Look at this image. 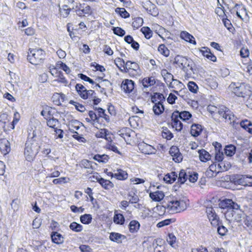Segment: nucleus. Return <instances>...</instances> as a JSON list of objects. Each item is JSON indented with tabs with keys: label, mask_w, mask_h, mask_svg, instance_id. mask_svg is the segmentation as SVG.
Returning a JSON list of instances; mask_svg holds the SVG:
<instances>
[{
	"label": "nucleus",
	"mask_w": 252,
	"mask_h": 252,
	"mask_svg": "<svg viewBox=\"0 0 252 252\" xmlns=\"http://www.w3.org/2000/svg\"><path fill=\"white\" fill-rule=\"evenodd\" d=\"M39 146L33 139V136L28 139L25 144L24 155L27 160L31 161L33 160L35 156L38 153Z\"/></svg>",
	"instance_id": "obj_1"
},
{
	"label": "nucleus",
	"mask_w": 252,
	"mask_h": 252,
	"mask_svg": "<svg viewBox=\"0 0 252 252\" xmlns=\"http://www.w3.org/2000/svg\"><path fill=\"white\" fill-rule=\"evenodd\" d=\"M174 63L177 64L182 69L191 74H194L196 71L194 68V63L190 59L182 56L177 55L174 59Z\"/></svg>",
	"instance_id": "obj_2"
},
{
	"label": "nucleus",
	"mask_w": 252,
	"mask_h": 252,
	"mask_svg": "<svg viewBox=\"0 0 252 252\" xmlns=\"http://www.w3.org/2000/svg\"><path fill=\"white\" fill-rule=\"evenodd\" d=\"M45 56V52L41 48L29 49L27 59L31 63L36 65L43 63Z\"/></svg>",
	"instance_id": "obj_3"
},
{
	"label": "nucleus",
	"mask_w": 252,
	"mask_h": 252,
	"mask_svg": "<svg viewBox=\"0 0 252 252\" xmlns=\"http://www.w3.org/2000/svg\"><path fill=\"white\" fill-rule=\"evenodd\" d=\"M229 88L236 96L245 97L251 94V87L245 83H231Z\"/></svg>",
	"instance_id": "obj_4"
},
{
	"label": "nucleus",
	"mask_w": 252,
	"mask_h": 252,
	"mask_svg": "<svg viewBox=\"0 0 252 252\" xmlns=\"http://www.w3.org/2000/svg\"><path fill=\"white\" fill-rule=\"evenodd\" d=\"M185 204L184 201L175 197L169 201L165 207L171 213H179L185 209Z\"/></svg>",
	"instance_id": "obj_5"
},
{
	"label": "nucleus",
	"mask_w": 252,
	"mask_h": 252,
	"mask_svg": "<svg viewBox=\"0 0 252 252\" xmlns=\"http://www.w3.org/2000/svg\"><path fill=\"white\" fill-rule=\"evenodd\" d=\"M218 113L225 119L229 124H231L235 121V116L233 113L227 107L222 106L219 108Z\"/></svg>",
	"instance_id": "obj_6"
},
{
	"label": "nucleus",
	"mask_w": 252,
	"mask_h": 252,
	"mask_svg": "<svg viewBox=\"0 0 252 252\" xmlns=\"http://www.w3.org/2000/svg\"><path fill=\"white\" fill-rule=\"evenodd\" d=\"M219 206L221 209H227L232 210H238L240 208L239 205L230 199H224L220 201Z\"/></svg>",
	"instance_id": "obj_7"
},
{
	"label": "nucleus",
	"mask_w": 252,
	"mask_h": 252,
	"mask_svg": "<svg viewBox=\"0 0 252 252\" xmlns=\"http://www.w3.org/2000/svg\"><path fill=\"white\" fill-rule=\"evenodd\" d=\"M143 7L153 16H156L158 14V9L156 6L149 0H144L141 2Z\"/></svg>",
	"instance_id": "obj_8"
},
{
	"label": "nucleus",
	"mask_w": 252,
	"mask_h": 252,
	"mask_svg": "<svg viewBox=\"0 0 252 252\" xmlns=\"http://www.w3.org/2000/svg\"><path fill=\"white\" fill-rule=\"evenodd\" d=\"M135 83L133 81L125 79L121 84V88L126 93H130L134 90Z\"/></svg>",
	"instance_id": "obj_9"
},
{
	"label": "nucleus",
	"mask_w": 252,
	"mask_h": 252,
	"mask_svg": "<svg viewBox=\"0 0 252 252\" xmlns=\"http://www.w3.org/2000/svg\"><path fill=\"white\" fill-rule=\"evenodd\" d=\"M191 117V114L188 111H184L179 112V111H175L172 114V118L174 119L180 118L183 121L189 120Z\"/></svg>",
	"instance_id": "obj_10"
},
{
	"label": "nucleus",
	"mask_w": 252,
	"mask_h": 252,
	"mask_svg": "<svg viewBox=\"0 0 252 252\" xmlns=\"http://www.w3.org/2000/svg\"><path fill=\"white\" fill-rule=\"evenodd\" d=\"M206 212L210 221H214L215 224L218 223L219 218L212 207H206ZM211 223L212 224L213 222H211Z\"/></svg>",
	"instance_id": "obj_11"
},
{
	"label": "nucleus",
	"mask_w": 252,
	"mask_h": 252,
	"mask_svg": "<svg viewBox=\"0 0 252 252\" xmlns=\"http://www.w3.org/2000/svg\"><path fill=\"white\" fill-rule=\"evenodd\" d=\"M0 150L3 155H6L10 152V143L7 140L3 139L0 141Z\"/></svg>",
	"instance_id": "obj_12"
},
{
	"label": "nucleus",
	"mask_w": 252,
	"mask_h": 252,
	"mask_svg": "<svg viewBox=\"0 0 252 252\" xmlns=\"http://www.w3.org/2000/svg\"><path fill=\"white\" fill-rule=\"evenodd\" d=\"M75 90L82 98L84 99H87V94H86L87 90L83 85L77 84L75 85Z\"/></svg>",
	"instance_id": "obj_13"
},
{
	"label": "nucleus",
	"mask_w": 252,
	"mask_h": 252,
	"mask_svg": "<svg viewBox=\"0 0 252 252\" xmlns=\"http://www.w3.org/2000/svg\"><path fill=\"white\" fill-rule=\"evenodd\" d=\"M252 179V176L249 175H245L244 177H242L239 175H235L232 176L230 180L231 182L235 185H243L244 183V179L245 178Z\"/></svg>",
	"instance_id": "obj_14"
},
{
	"label": "nucleus",
	"mask_w": 252,
	"mask_h": 252,
	"mask_svg": "<svg viewBox=\"0 0 252 252\" xmlns=\"http://www.w3.org/2000/svg\"><path fill=\"white\" fill-rule=\"evenodd\" d=\"M200 52L204 57L211 61L214 62L217 61L216 57L211 52L210 49L209 48L203 47H202V49L200 50Z\"/></svg>",
	"instance_id": "obj_15"
},
{
	"label": "nucleus",
	"mask_w": 252,
	"mask_h": 252,
	"mask_svg": "<svg viewBox=\"0 0 252 252\" xmlns=\"http://www.w3.org/2000/svg\"><path fill=\"white\" fill-rule=\"evenodd\" d=\"M141 83L145 89L154 86L156 83V81L154 76L147 77L143 78Z\"/></svg>",
	"instance_id": "obj_16"
},
{
	"label": "nucleus",
	"mask_w": 252,
	"mask_h": 252,
	"mask_svg": "<svg viewBox=\"0 0 252 252\" xmlns=\"http://www.w3.org/2000/svg\"><path fill=\"white\" fill-rule=\"evenodd\" d=\"M180 37L190 43L195 45L196 44L194 37L186 31H182L180 33Z\"/></svg>",
	"instance_id": "obj_17"
},
{
	"label": "nucleus",
	"mask_w": 252,
	"mask_h": 252,
	"mask_svg": "<svg viewBox=\"0 0 252 252\" xmlns=\"http://www.w3.org/2000/svg\"><path fill=\"white\" fill-rule=\"evenodd\" d=\"M51 237L52 242L57 244H62L64 241L63 236L57 232H52L51 234Z\"/></svg>",
	"instance_id": "obj_18"
},
{
	"label": "nucleus",
	"mask_w": 252,
	"mask_h": 252,
	"mask_svg": "<svg viewBox=\"0 0 252 252\" xmlns=\"http://www.w3.org/2000/svg\"><path fill=\"white\" fill-rule=\"evenodd\" d=\"M129 69H132L136 71L139 69V66L136 63L128 61L126 63V66L124 67V72H128Z\"/></svg>",
	"instance_id": "obj_19"
},
{
	"label": "nucleus",
	"mask_w": 252,
	"mask_h": 252,
	"mask_svg": "<svg viewBox=\"0 0 252 252\" xmlns=\"http://www.w3.org/2000/svg\"><path fill=\"white\" fill-rule=\"evenodd\" d=\"M202 130V126L199 124H194L192 125L190 129V133L194 137H197L200 135Z\"/></svg>",
	"instance_id": "obj_20"
},
{
	"label": "nucleus",
	"mask_w": 252,
	"mask_h": 252,
	"mask_svg": "<svg viewBox=\"0 0 252 252\" xmlns=\"http://www.w3.org/2000/svg\"><path fill=\"white\" fill-rule=\"evenodd\" d=\"M150 197L155 201H160L164 198V194L162 191L157 190L151 192L150 193Z\"/></svg>",
	"instance_id": "obj_21"
},
{
	"label": "nucleus",
	"mask_w": 252,
	"mask_h": 252,
	"mask_svg": "<svg viewBox=\"0 0 252 252\" xmlns=\"http://www.w3.org/2000/svg\"><path fill=\"white\" fill-rule=\"evenodd\" d=\"M178 177V174L175 172L167 173L163 178L164 181L168 184H171L175 181Z\"/></svg>",
	"instance_id": "obj_22"
},
{
	"label": "nucleus",
	"mask_w": 252,
	"mask_h": 252,
	"mask_svg": "<svg viewBox=\"0 0 252 252\" xmlns=\"http://www.w3.org/2000/svg\"><path fill=\"white\" fill-rule=\"evenodd\" d=\"M138 147L141 152L145 154H149L153 149V147L151 145L147 144L144 142L138 144Z\"/></svg>",
	"instance_id": "obj_23"
},
{
	"label": "nucleus",
	"mask_w": 252,
	"mask_h": 252,
	"mask_svg": "<svg viewBox=\"0 0 252 252\" xmlns=\"http://www.w3.org/2000/svg\"><path fill=\"white\" fill-rule=\"evenodd\" d=\"M109 238L112 241L120 243H122V239H125L126 237L118 233L112 232L110 234Z\"/></svg>",
	"instance_id": "obj_24"
},
{
	"label": "nucleus",
	"mask_w": 252,
	"mask_h": 252,
	"mask_svg": "<svg viewBox=\"0 0 252 252\" xmlns=\"http://www.w3.org/2000/svg\"><path fill=\"white\" fill-rule=\"evenodd\" d=\"M241 126L248 131L249 133L252 134V123L248 120H244L240 123Z\"/></svg>",
	"instance_id": "obj_25"
},
{
	"label": "nucleus",
	"mask_w": 252,
	"mask_h": 252,
	"mask_svg": "<svg viewBox=\"0 0 252 252\" xmlns=\"http://www.w3.org/2000/svg\"><path fill=\"white\" fill-rule=\"evenodd\" d=\"M199 158L201 161L206 162L211 158L210 154L204 149L199 150L198 151Z\"/></svg>",
	"instance_id": "obj_26"
},
{
	"label": "nucleus",
	"mask_w": 252,
	"mask_h": 252,
	"mask_svg": "<svg viewBox=\"0 0 252 252\" xmlns=\"http://www.w3.org/2000/svg\"><path fill=\"white\" fill-rule=\"evenodd\" d=\"M153 110L155 115L159 116L163 112L164 107L162 103L157 102L153 106Z\"/></svg>",
	"instance_id": "obj_27"
},
{
	"label": "nucleus",
	"mask_w": 252,
	"mask_h": 252,
	"mask_svg": "<svg viewBox=\"0 0 252 252\" xmlns=\"http://www.w3.org/2000/svg\"><path fill=\"white\" fill-rule=\"evenodd\" d=\"M188 176L189 174H187L185 170L183 169L181 170L179 174L177 183L180 185L184 184L188 179Z\"/></svg>",
	"instance_id": "obj_28"
},
{
	"label": "nucleus",
	"mask_w": 252,
	"mask_h": 252,
	"mask_svg": "<svg viewBox=\"0 0 252 252\" xmlns=\"http://www.w3.org/2000/svg\"><path fill=\"white\" fill-rule=\"evenodd\" d=\"M128 226L131 233H135L139 229L140 224L138 221L132 220L130 222Z\"/></svg>",
	"instance_id": "obj_29"
},
{
	"label": "nucleus",
	"mask_w": 252,
	"mask_h": 252,
	"mask_svg": "<svg viewBox=\"0 0 252 252\" xmlns=\"http://www.w3.org/2000/svg\"><path fill=\"white\" fill-rule=\"evenodd\" d=\"M53 71L55 72L56 77L58 79L55 80L56 81L63 83L66 85L67 83V81L63 76V73L61 71H58L57 69H54Z\"/></svg>",
	"instance_id": "obj_30"
},
{
	"label": "nucleus",
	"mask_w": 252,
	"mask_h": 252,
	"mask_svg": "<svg viewBox=\"0 0 252 252\" xmlns=\"http://www.w3.org/2000/svg\"><path fill=\"white\" fill-rule=\"evenodd\" d=\"M232 217L237 221H240L242 220V218L244 217V213L240 209L238 210H232Z\"/></svg>",
	"instance_id": "obj_31"
},
{
	"label": "nucleus",
	"mask_w": 252,
	"mask_h": 252,
	"mask_svg": "<svg viewBox=\"0 0 252 252\" xmlns=\"http://www.w3.org/2000/svg\"><path fill=\"white\" fill-rule=\"evenodd\" d=\"M99 183L105 189H110L114 187V184L109 180L100 179Z\"/></svg>",
	"instance_id": "obj_32"
},
{
	"label": "nucleus",
	"mask_w": 252,
	"mask_h": 252,
	"mask_svg": "<svg viewBox=\"0 0 252 252\" xmlns=\"http://www.w3.org/2000/svg\"><path fill=\"white\" fill-rule=\"evenodd\" d=\"M125 221V219L123 215L116 213V211H115L114 216V222L116 224L123 225L124 224Z\"/></svg>",
	"instance_id": "obj_33"
},
{
	"label": "nucleus",
	"mask_w": 252,
	"mask_h": 252,
	"mask_svg": "<svg viewBox=\"0 0 252 252\" xmlns=\"http://www.w3.org/2000/svg\"><path fill=\"white\" fill-rule=\"evenodd\" d=\"M172 127L174 128L177 131H180L183 128V124L181 121L177 118V119H173L171 117Z\"/></svg>",
	"instance_id": "obj_34"
},
{
	"label": "nucleus",
	"mask_w": 252,
	"mask_h": 252,
	"mask_svg": "<svg viewBox=\"0 0 252 252\" xmlns=\"http://www.w3.org/2000/svg\"><path fill=\"white\" fill-rule=\"evenodd\" d=\"M114 178L120 180H125L127 178V174L126 171L119 169L117 173H114Z\"/></svg>",
	"instance_id": "obj_35"
},
{
	"label": "nucleus",
	"mask_w": 252,
	"mask_h": 252,
	"mask_svg": "<svg viewBox=\"0 0 252 252\" xmlns=\"http://www.w3.org/2000/svg\"><path fill=\"white\" fill-rule=\"evenodd\" d=\"M115 63L121 72H124V67L126 66V63L123 59L120 58H116L115 60Z\"/></svg>",
	"instance_id": "obj_36"
},
{
	"label": "nucleus",
	"mask_w": 252,
	"mask_h": 252,
	"mask_svg": "<svg viewBox=\"0 0 252 252\" xmlns=\"http://www.w3.org/2000/svg\"><path fill=\"white\" fill-rule=\"evenodd\" d=\"M93 158L99 162L106 163L108 161L109 158L107 155L96 154L94 157Z\"/></svg>",
	"instance_id": "obj_37"
},
{
	"label": "nucleus",
	"mask_w": 252,
	"mask_h": 252,
	"mask_svg": "<svg viewBox=\"0 0 252 252\" xmlns=\"http://www.w3.org/2000/svg\"><path fill=\"white\" fill-rule=\"evenodd\" d=\"M161 136L163 138L169 140L173 137V134L167 127H163Z\"/></svg>",
	"instance_id": "obj_38"
},
{
	"label": "nucleus",
	"mask_w": 252,
	"mask_h": 252,
	"mask_svg": "<svg viewBox=\"0 0 252 252\" xmlns=\"http://www.w3.org/2000/svg\"><path fill=\"white\" fill-rule=\"evenodd\" d=\"M226 156L232 157L236 152V147L233 145H229L225 147L224 149Z\"/></svg>",
	"instance_id": "obj_39"
},
{
	"label": "nucleus",
	"mask_w": 252,
	"mask_h": 252,
	"mask_svg": "<svg viewBox=\"0 0 252 252\" xmlns=\"http://www.w3.org/2000/svg\"><path fill=\"white\" fill-rule=\"evenodd\" d=\"M115 11L116 13L118 14L122 18H126L130 16L129 14L124 8L117 7L115 9Z\"/></svg>",
	"instance_id": "obj_40"
},
{
	"label": "nucleus",
	"mask_w": 252,
	"mask_h": 252,
	"mask_svg": "<svg viewBox=\"0 0 252 252\" xmlns=\"http://www.w3.org/2000/svg\"><path fill=\"white\" fill-rule=\"evenodd\" d=\"M231 167V165L228 162H225L224 161H221L218 164V168L219 169V172H222L224 171H227Z\"/></svg>",
	"instance_id": "obj_41"
},
{
	"label": "nucleus",
	"mask_w": 252,
	"mask_h": 252,
	"mask_svg": "<svg viewBox=\"0 0 252 252\" xmlns=\"http://www.w3.org/2000/svg\"><path fill=\"white\" fill-rule=\"evenodd\" d=\"M133 22L132 23V26L133 28L138 29L142 26L143 24V19L140 17H135L133 19Z\"/></svg>",
	"instance_id": "obj_42"
},
{
	"label": "nucleus",
	"mask_w": 252,
	"mask_h": 252,
	"mask_svg": "<svg viewBox=\"0 0 252 252\" xmlns=\"http://www.w3.org/2000/svg\"><path fill=\"white\" fill-rule=\"evenodd\" d=\"M69 228L72 231L76 232H81L83 229V226L81 224L77 223L76 222H73L69 225Z\"/></svg>",
	"instance_id": "obj_43"
},
{
	"label": "nucleus",
	"mask_w": 252,
	"mask_h": 252,
	"mask_svg": "<svg viewBox=\"0 0 252 252\" xmlns=\"http://www.w3.org/2000/svg\"><path fill=\"white\" fill-rule=\"evenodd\" d=\"M175 221L176 219L174 218L166 219L158 222L157 224V226L158 228H160L174 222Z\"/></svg>",
	"instance_id": "obj_44"
},
{
	"label": "nucleus",
	"mask_w": 252,
	"mask_h": 252,
	"mask_svg": "<svg viewBox=\"0 0 252 252\" xmlns=\"http://www.w3.org/2000/svg\"><path fill=\"white\" fill-rule=\"evenodd\" d=\"M80 221L84 224H88L90 223L92 220V215L90 214H85L82 215L80 218Z\"/></svg>",
	"instance_id": "obj_45"
},
{
	"label": "nucleus",
	"mask_w": 252,
	"mask_h": 252,
	"mask_svg": "<svg viewBox=\"0 0 252 252\" xmlns=\"http://www.w3.org/2000/svg\"><path fill=\"white\" fill-rule=\"evenodd\" d=\"M140 31L144 34L146 38L150 39L152 36V31L148 27H143Z\"/></svg>",
	"instance_id": "obj_46"
},
{
	"label": "nucleus",
	"mask_w": 252,
	"mask_h": 252,
	"mask_svg": "<svg viewBox=\"0 0 252 252\" xmlns=\"http://www.w3.org/2000/svg\"><path fill=\"white\" fill-rule=\"evenodd\" d=\"M158 51L161 54L164 55L165 57H168L169 55V50L163 44H161L159 45L158 47Z\"/></svg>",
	"instance_id": "obj_47"
},
{
	"label": "nucleus",
	"mask_w": 252,
	"mask_h": 252,
	"mask_svg": "<svg viewBox=\"0 0 252 252\" xmlns=\"http://www.w3.org/2000/svg\"><path fill=\"white\" fill-rule=\"evenodd\" d=\"M128 199L129 202L131 204L136 203L139 200V197L134 192H131L128 194Z\"/></svg>",
	"instance_id": "obj_48"
},
{
	"label": "nucleus",
	"mask_w": 252,
	"mask_h": 252,
	"mask_svg": "<svg viewBox=\"0 0 252 252\" xmlns=\"http://www.w3.org/2000/svg\"><path fill=\"white\" fill-rule=\"evenodd\" d=\"M46 120H47V126L54 129L55 128V126L57 124L59 123L58 120L54 117L50 118V119L46 118Z\"/></svg>",
	"instance_id": "obj_49"
},
{
	"label": "nucleus",
	"mask_w": 252,
	"mask_h": 252,
	"mask_svg": "<svg viewBox=\"0 0 252 252\" xmlns=\"http://www.w3.org/2000/svg\"><path fill=\"white\" fill-rule=\"evenodd\" d=\"M97 112L98 113V118L99 117L103 118L107 122H110V118L108 115H106L105 113V110L101 107H99L97 109Z\"/></svg>",
	"instance_id": "obj_50"
},
{
	"label": "nucleus",
	"mask_w": 252,
	"mask_h": 252,
	"mask_svg": "<svg viewBox=\"0 0 252 252\" xmlns=\"http://www.w3.org/2000/svg\"><path fill=\"white\" fill-rule=\"evenodd\" d=\"M188 87L189 90L193 93H196L198 90V86L196 84L193 82L190 81L188 83Z\"/></svg>",
	"instance_id": "obj_51"
},
{
	"label": "nucleus",
	"mask_w": 252,
	"mask_h": 252,
	"mask_svg": "<svg viewBox=\"0 0 252 252\" xmlns=\"http://www.w3.org/2000/svg\"><path fill=\"white\" fill-rule=\"evenodd\" d=\"M112 30L115 34L120 36H123L126 33L125 30L120 27H113Z\"/></svg>",
	"instance_id": "obj_52"
},
{
	"label": "nucleus",
	"mask_w": 252,
	"mask_h": 252,
	"mask_svg": "<svg viewBox=\"0 0 252 252\" xmlns=\"http://www.w3.org/2000/svg\"><path fill=\"white\" fill-rule=\"evenodd\" d=\"M207 82L211 89H216L218 87V83L216 78H209Z\"/></svg>",
	"instance_id": "obj_53"
},
{
	"label": "nucleus",
	"mask_w": 252,
	"mask_h": 252,
	"mask_svg": "<svg viewBox=\"0 0 252 252\" xmlns=\"http://www.w3.org/2000/svg\"><path fill=\"white\" fill-rule=\"evenodd\" d=\"M245 224L250 228H252V215H250L244 217Z\"/></svg>",
	"instance_id": "obj_54"
},
{
	"label": "nucleus",
	"mask_w": 252,
	"mask_h": 252,
	"mask_svg": "<svg viewBox=\"0 0 252 252\" xmlns=\"http://www.w3.org/2000/svg\"><path fill=\"white\" fill-rule=\"evenodd\" d=\"M218 225L217 228V232L219 235L224 236L227 232V229L222 225H220L219 223H216Z\"/></svg>",
	"instance_id": "obj_55"
},
{
	"label": "nucleus",
	"mask_w": 252,
	"mask_h": 252,
	"mask_svg": "<svg viewBox=\"0 0 252 252\" xmlns=\"http://www.w3.org/2000/svg\"><path fill=\"white\" fill-rule=\"evenodd\" d=\"M176 238L173 233H169L166 239L167 242L172 247H174V244L176 242Z\"/></svg>",
	"instance_id": "obj_56"
},
{
	"label": "nucleus",
	"mask_w": 252,
	"mask_h": 252,
	"mask_svg": "<svg viewBox=\"0 0 252 252\" xmlns=\"http://www.w3.org/2000/svg\"><path fill=\"white\" fill-rule=\"evenodd\" d=\"M80 166L87 169H92L91 162L87 159H83L80 162Z\"/></svg>",
	"instance_id": "obj_57"
},
{
	"label": "nucleus",
	"mask_w": 252,
	"mask_h": 252,
	"mask_svg": "<svg viewBox=\"0 0 252 252\" xmlns=\"http://www.w3.org/2000/svg\"><path fill=\"white\" fill-rule=\"evenodd\" d=\"M69 130L71 132L74 133L72 136L74 139H76L79 142H84L86 141L85 139L83 137L79 135V134L77 132L74 131L73 129H71V128H69Z\"/></svg>",
	"instance_id": "obj_58"
},
{
	"label": "nucleus",
	"mask_w": 252,
	"mask_h": 252,
	"mask_svg": "<svg viewBox=\"0 0 252 252\" xmlns=\"http://www.w3.org/2000/svg\"><path fill=\"white\" fill-rule=\"evenodd\" d=\"M69 103L74 105L76 109L80 112H84L85 110V108L83 105L78 103L73 100H70Z\"/></svg>",
	"instance_id": "obj_59"
},
{
	"label": "nucleus",
	"mask_w": 252,
	"mask_h": 252,
	"mask_svg": "<svg viewBox=\"0 0 252 252\" xmlns=\"http://www.w3.org/2000/svg\"><path fill=\"white\" fill-rule=\"evenodd\" d=\"M109 131L105 128L100 129V130L95 133V136L97 138H103L106 136V132H108Z\"/></svg>",
	"instance_id": "obj_60"
},
{
	"label": "nucleus",
	"mask_w": 252,
	"mask_h": 252,
	"mask_svg": "<svg viewBox=\"0 0 252 252\" xmlns=\"http://www.w3.org/2000/svg\"><path fill=\"white\" fill-rule=\"evenodd\" d=\"M78 76L80 79H81L83 80H84L85 81L88 82L92 84H94V82L93 79H92L91 78H90V77H89L88 76L84 74L80 73L78 74Z\"/></svg>",
	"instance_id": "obj_61"
},
{
	"label": "nucleus",
	"mask_w": 252,
	"mask_h": 252,
	"mask_svg": "<svg viewBox=\"0 0 252 252\" xmlns=\"http://www.w3.org/2000/svg\"><path fill=\"white\" fill-rule=\"evenodd\" d=\"M130 130V129L129 128L124 127L119 131V135L123 138H124L125 135L130 136V134L129 133Z\"/></svg>",
	"instance_id": "obj_62"
},
{
	"label": "nucleus",
	"mask_w": 252,
	"mask_h": 252,
	"mask_svg": "<svg viewBox=\"0 0 252 252\" xmlns=\"http://www.w3.org/2000/svg\"><path fill=\"white\" fill-rule=\"evenodd\" d=\"M154 94L155 96L157 98L158 100V102H160L163 104V102L165 101V98L163 94L159 93H155Z\"/></svg>",
	"instance_id": "obj_63"
},
{
	"label": "nucleus",
	"mask_w": 252,
	"mask_h": 252,
	"mask_svg": "<svg viewBox=\"0 0 252 252\" xmlns=\"http://www.w3.org/2000/svg\"><path fill=\"white\" fill-rule=\"evenodd\" d=\"M79 249L82 252H93V250L88 245H82Z\"/></svg>",
	"instance_id": "obj_64"
}]
</instances>
